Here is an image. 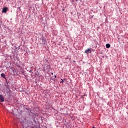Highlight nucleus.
<instances>
[{
    "mask_svg": "<svg viewBox=\"0 0 128 128\" xmlns=\"http://www.w3.org/2000/svg\"><path fill=\"white\" fill-rule=\"evenodd\" d=\"M0 100L1 102H4V98L2 94H0Z\"/></svg>",
    "mask_w": 128,
    "mask_h": 128,
    "instance_id": "1",
    "label": "nucleus"
},
{
    "mask_svg": "<svg viewBox=\"0 0 128 128\" xmlns=\"http://www.w3.org/2000/svg\"><path fill=\"white\" fill-rule=\"evenodd\" d=\"M2 12H4V14H6V12H8V8L6 7L3 8Z\"/></svg>",
    "mask_w": 128,
    "mask_h": 128,
    "instance_id": "2",
    "label": "nucleus"
},
{
    "mask_svg": "<svg viewBox=\"0 0 128 128\" xmlns=\"http://www.w3.org/2000/svg\"><path fill=\"white\" fill-rule=\"evenodd\" d=\"M89 52H90V49L88 48L85 50V54H88Z\"/></svg>",
    "mask_w": 128,
    "mask_h": 128,
    "instance_id": "3",
    "label": "nucleus"
},
{
    "mask_svg": "<svg viewBox=\"0 0 128 128\" xmlns=\"http://www.w3.org/2000/svg\"><path fill=\"white\" fill-rule=\"evenodd\" d=\"M106 48H110V44H106Z\"/></svg>",
    "mask_w": 128,
    "mask_h": 128,
    "instance_id": "4",
    "label": "nucleus"
},
{
    "mask_svg": "<svg viewBox=\"0 0 128 128\" xmlns=\"http://www.w3.org/2000/svg\"><path fill=\"white\" fill-rule=\"evenodd\" d=\"M0 76L4 78H6V75H4V74H1Z\"/></svg>",
    "mask_w": 128,
    "mask_h": 128,
    "instance_id": "5",
    "label": "nucleus"
},
{
    "mask_svg": "<svg viewBox=\"0 0 128 128\" xmlns=\"http://www.w3.org/2000/svg\"><path fill=\"white\" fill-rule=\"evenodd\" d=\"M64 82V80L62 79H61V82H60V84H63Z\"/></svg>",
    "mask_w": 128,
    "mask_h": 128,
    "instance_id": "6",
    "label": "nucleus"
},
{
    "mask_svg": "<svg viewBox=\"0 0 128 128\" xmlns=\"http://www.w3.org/2000/svg\"><path fill=\"white\" fill-rule=\"evenodd\" d=\"M54 78H56V74L54 75Z\"/></svg>",
    "mask_w": 128,
    "mask_h": 128,
    "instance_id": "7",
    "label": "nucleus"
},
{
    "mask_svg": "<svg viewBox=\"0 0 128 128\" xmlns=\"http://www.w3.org/2000/svg\"><path fill=\"white\" fill-rule=\"evenodd\" d=\"M18 8L20 10V7H18Z\"/></svg>",
    "mask_w": 128,
    "mask_h": 128,
    "instance_id": "8",
    "label": "nucleus"
},
{
    "mask_svg": "<svg viewBox=\"0 0 128 128\" xmlns=\"http://www.w3.org/2000/svg\"><path fill=\"white\" fill-rule=\"evenodd\" d=\"M52 76L54 75V73H52Z\"/></svg>",
    "mask_w": 128,
    "mask_h": 128,
    "instance_id": "9",
    "label": "nucleus"
},
{
    "mask_svg": "<svg viewBox=\"0 0 128 128\" xmlns=\"http://www.w3.org/2000/svg\"><path fill=\"white\" fill-rule=\"evenodd\" d=\"M92 128H94V126H92Z\"/></svg>",
    "mask_w": 128,
    "mask_h": 128,
    "instance_id": "10",
    "label": "nucleus"
}]
</instances>
